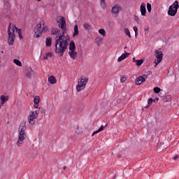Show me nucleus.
Masks as SVG:
<instances>
[{
  "label": "nucleus",
  "instance_id": "nucleus-48",
  "mask_svg": "<svg viewBox=\"0 0 179 179\" xmlns=\"http://www.w3.org/2000/svg\"><path fill=\"white\" fill-rule=\"evenodd\" d=\"M156 100H159V99H158V98H157V99H156Z\"/></svg>",
  "mask_w": 179,
  "mask_h": 179
},
{
  "label": "nucleus",
  "instance_id": "nucleus-5",
  "mask_svg": "<svg viewBox=\"0 0 179 179\" xmlns=\"http://www.w3.org/2000/svg\"><path fill=\"white\" fill-rule=\"evenodd\" d=\"M47 29H45V27H41V22H39L35 27L34 31V37L36 38H40V36L41 34H43V31H45Z\"/></svg>",
  "mask_w": 179,
  "mask_h": 179
},
{
  "label": "nucleus",
  "instance_id": "nucleus-27",
  "mask_svg": "<svg viewBox=\"0 0 179 179\" xmlns=\"http://www.w3.org/2000/svg\"><path fill=\"white\" fill-rule=\"evenodd\" d=\"M83 27L84 29H86V30H92V25L89 24H84Z\"/></svg>",
  "mask_w": 179,
  "mask_h": 179
},
{
  "label": "nucleus",
  "instance_id": "nucleus-11",
  "mask_svg": "<svg viewBox=\"0 0 179 179\" xmlns=\"http://www.w3.org/2000/svg\"><path fill=\"white\" fill-rule=\"evenodd\" d=\"M26 78H27L28 79H30L32 76H34V71H33V69L31 68H28L27 69V73L25 75Z\"/></svg>",
  "mask_w": 179,
  "mask_h": 179
},
{
  "label": "nucleus",
  "instance_id": "nucleus-29",
  "mask_svg": "<svg viewBox=\"0 0 179 179\" xmlns=\"http://www.w3.org/2000/svg\"><path fill=\"white\" fill-rule=\"evenodd\" d=\"M137 66H141V65H142V64H143V60L140 59V60H136L135 61Z\"/></svg>",
  "mask_w": 179,
  "mask_h": 179
},
{
  "label": "nucleus",
  "instance_id": "nucleus-7",
  "mask_svg": "<svg viewBox=\"0 0 179 179\" xmlns=\"http://www.w3.org/2000/svg\"><path fill=\"white\" fill-rule=\"evenodd\" d=\"M155 57H156V59L155 62V67L157 66V65H159V64H160V62H162V61H163V52L160 51V50H155Z\"/></svg>",
  "mask_w": 179,
  "mask_h": 179
},
{
  "label": "nucleus",
  "instance_id": "nucleus-33",
  "mask_svg": "<svg viewBox=\"0 0 179 179\" xmlns=\"http://www.w3.org/2000/svg\"><path fill=\"white\" fill-rule=\"evenodd\" d=\"M96 40H98V43H101V41H103V38L98 37V38H96Z\"/></svg>",
  "mask_w": 179,
  "mask_h": 179
},
{
  "label": "nucleus",
  "instance_id": "nucleus-20",
  "mask_svg": "<svg viewBox=\"0 0 179 179\" xmlns=\"http://www.w3.org/2000/svg\"><path fill=\"white\" fill-rule=\"evenodd\" d=\"M51 44H52V39L51 38H47L45 40V45L46 47H51Z\"/></svg>",
  "mask_w": 179,
  "mask_h": 179
},
{
  "label": "nucleus",
  "instance_id": "nucleus-8",
  "mask_svg": "<svg viewBox=\"0 0 179 179\" xmlns=\"http://www.w3.org/2000/svg\"><path fill=\"white\" fill-rule=\"evenodd\" d=\"M122 10V7L120 4H115L111 8V13L113 15H118Z\"/></svg>",
  "mask_w": 179,
  "mask_h": 179
},
{
  "label": "nucleus",
  "instance_id": "nucleus-45",
  "mask_svg": "<svg viewBox=\"0 0 179 179\" xmlns=\"http://www.w3.org/2000/svg\"><path fill=\"white\" fill-rule=\"evenodd\" d=\"M133 59H134V60H133V62H135V61H136V60L135 59V57H134Z\"/></svg>",
  "mask_w": 179,
  "mask_h": 179
},
{
  "label": "nucleus",
  "instance_id": "nucleus-23",
  "mask_svg": "<svg viewBox=\"0 0 179 179\" xmlns=\"http://www.w3.org/2000/svg\"><path fill=\"white\" fill-rule=\"evenodd\" d=\"M124 30L126 36H127V37H129V38H131V32L129 31V29L128 28H124Z\"/></svg>",
  "mask_w": 179,
  "mask_h": 179
},
{
  "label": "nucleus",
  "instance_id": "nucleus-2",
  "mask_svg": "<svg viewBox=\"0 0 179 179\" xmlns=\"http://www.w3.org/2000/svg\"><path fill=\"white\" fill-rule=\"evenodd\" d=\"M15 30H16V33H17L19 38H20V40L23 38V35H22V29L16 27V25L10 22L8 29V45H13V43H15V38H16V36L15 35Z\"/></svg>",
  "mask_w": 179,
  "mask_h": 179
},
{
  "label": "nucleus",
  "instance_id": "nucleus-39",
  "mask_svg": "<svg viewBox=\"0 0 179 179\" xmlns=\"http://www.w3.org/2000/svg\"><path fill=\"white\" fill-rule=\"evenodd\" d=\"M41 113L42 114H45V110H44V109H41Z\"/></svg>",
  "mask_w": 179,
  "mask_h": 179
},
{
  "label": "nucleus",
  "instance_id": "nucleus-22",
  "mask_svg": "<svg viewBox=\"0 0 179 179\" xmlns=\"http://www.w3.org/2000/svg\"><path fill=\"white\" fill-rule=\"evenodd\" d=\"M103 129H104V126L101 125L98 130H96L92 133V136H94V135H96V134H99V132H101V131H103Z\"/></svg>",
  "mask_w": 179,
  "mask_h": 179
},
{
  "label": "nucleus",
  "instance_id": "nucleus-30",
  "mask_svg": "<svg viewBox=\"0 0 179 179\" xmlns=\"http://www.w3.org/2000/svg\"><path fill=\"white\" fill-rule=\"evenodd\" d=\"M153 90H154V92L156 94L160 93V92L162 91V90L158 87H154Z\"/></svg>",
  "mask_w": 179,
  "mask_h": 179
},
{
  "label": "nucleus",
  "instance_id": "nucleus-32",
  "mask_svg": "<svg viewBox=\"0 0 179 179\" xmlns=\"http://www.w3.org/2000/svg\"><path fill=\"white\" fill-rule=\"evenodd\" d=\"M126 80H127L126 77H122V78H120L121 83H124V82H125Z\"/></svg>",
  "mask_w": 179,
  "mask_h": 179
},
{
  "label": "nucleus",
  "instance_id": "nucleus-12",
  "mask_svg": "<svg viewBox=\"0 0 179 179\" xmlns=\"http://www.w3.org/2000/svg\"><path fill=\"white\" fill-rule=\"evenodd\" d=\"M140 10L141 16H146V4H145V3H141Z\"/></svg>",
  "mask_w": 179,
  "mask_h": 179
},
{
  "label": "nucleus",
  "instance_id": "nucleus-21",
  "mask_svg": "<svg viewBox=\"0 0 179 179\" xmlns=\"http://www.w3.org/2000/svg\"><path fill=\"white\" fill-rule=\"evenodd\" d=\"M100 5L102 9H106V8H107V3H106V0H100Z\"/></svg>",
  "mask_w": 179,
  "mask_h": 179
},
{
  "label": "nucleus",
  "instance_id": "nucleus-9",
  "mask_svg": "<svg viewBox=\"0 0 179 179\" xmlns=\"http://www.w3.org/2000/svg\"><path fill=\"white\" fill-rule=\"evenodd\" d=\"M36 118H37V115L34 114V111H31L28 116V121L30 125H34L36 124Z\"/></svg>",
  "mask_w": 179,
  "mask_h": 179
},
{
  "label": "nucleus",
  "instance_id": "nucleus-37",
  "mask_svg": "<svg viewBox=\"0 0 179 179\" xmlns=\"http://www.w3.org/2000/svg\"><path fill=\"white\" fill-rule=\"evenodd\" d=\"M34 108H38V103H34Z\"/></svg>",
  "mask_w": 179,
  "mask_h": 179
},
{
  "label": "nucleus",
  "instance_id": "nucleus-36",
  "mask_svg": "<svg viewBox=\"0 0 179 179\" xmlns=\"http://www.w3.org/2000/svg\"><path fill=\"white\" fill-rule=\"evenodd\" d=\"M34 115H36V117H38V110H35L34 111Z\"/></svg>",
  "mask_w": 179,
  "mask_h": 179
},
{
  "label": "nucleus",
  "instance_id": "nucleus-18",
  "mask_svg": "<svg viewBox=\"0 0 179 179\" xmlns=\"http://www.w3.org/2000/svg\"><path fill=\"white\" fill-rule=\"evenodd\" d=\"M79 35V28L78 27V25L76 24L74 26V31L73 33V37H76V36Z\"/></svg>",
  "mask_w": 179,
  "mask_h": 179
},
{
  "label": "nucleus",
  "instance_id": "nucleus-16",
  "mask_svg": "<svg viewBox=\"0 0 179 179\" xmlns=\"http://www.w3.org/2000/svg\"><path fill=\"white\" fill-rule=\"evenodd\" d=\"M48 82L51 84V85H55V83H57V79H55V77H54V76H50L48 78Z\"/></svg>",
  "mask_w": 179,
  "mask_h": 179
},
{
  "label": "nucleus",
  "instance_id": "nucleus-43",
  "mask_svg": "<svg viewBox=\"0 0 179 179\" xmlns=\"http://www.w3.org/2000/svg\"><path fill=\"white\" fill-rule=\"evenodd\" d=\"M63 169H64V170H66V166H64L63 167Z\"/></svg>",
  "mask_w": 179,
  "mask_h": 179
},
{
  "label": "nucleus",
  "instance_id": "nucleus-34",
  "mask_svg": "<svg viewBox=\"0 0 179 179\" xmlns=\"http://www.w3.org/2000/svg\"><path fill=\"white\" fill-rule=\"evenodd\" d=\"M46 55H47L48 57H52V52H48V53L46 54Z\"/></svg>",
  "mask_w": 179,
  "mask_h": 179
},
{
  "label": "nucleus",
  "instance_id": "nucleus-19",
  "mask_svg": "<svg viewBox=\"0 0 179 179\" xmlns=\"http://www.w3.org/2000/svg\"><path fill=\"white\" fill-rule=\"evenodd\" d=\"M76 50V45H75V42L71 41L69 44V51H73Z\"/></svg>",
  "mask_w": 179,
  "mask_h": 179
},
{
  "label": "nucleus",
  "instance_id": "nucleus-4",
  "mask_svg": "<svg viewBox=\"0 0 179 179\" xmlns=\"http://www.w3.org/2000/svg\"><path fill=\"white\" fill-rule=\"evenodd\" d=\"M87 82H89V78L82 77L80 80L78 81V84L76 85L77 92H79L80 90H85L86 85H87Z\"/></svg>",
  "mask_w": 179,
  "mask_h": 179
},
{
  "label": "nucleus",
  "instance_id": "nucleus-42",
  "mask_svg": "<svg viewBox=\"0 0 179 179\" xmlns=\"http://www.w3.org/2000/svg\"><path fill=\"white\" fill-rule=\"evenodd\" d=\"M138 36V32H135V37Z\"/></svg>",
  "mask_w": 179,
  "mask_h": 179
},
{
  "label": "nucleus",
  "instance_id": "nucleus-47",
  "mask_svg": "<svg viewBox=\"0 0 179 179\" xmlns=\"http://www.w3.org/2000/svg\"><path fill=\"white\" fill-rule=\"evenodd\" d=\"M148 107H149V106H145V108H148Z\"/></svg>",
  "mask_w": 179,
  "mask_h": 179
},
{
  "label": "nucleus",
  "instance_id": "nucleus-35",
  "mask_svg": "<svg viewBox=\"0 0 179 179\" xmlns=\"http://www.w3.org/2000/svg\"><path fill=\"white\" fill-rule=\"evenodd\" d=\"M133 29H134V33L138 32V27H137L136 26H134V27H133Z\"/></svg>",
  "mask_w": 179,
  "mask_h": 179
},
{
  "label": "nucleus",
  "instance_id": "nucleus-44",
  "mask_svg": "<svg viewBox=\"0 0 179 179\" xmlns=\"http://www.w3.org/2000/svg\"><path fill=\"white\" fill-rule=\"evenodd\" d=\"M152 73V71H148V75H150Z\"/></svg>",
  "mask_w": 179,
  "mask_h": 179
},
{
  "label": "nucleus",
  "instance_id": "nucleus-46",
  "mask_svg": "<svg viewBox=\"0 0 179 179\" xmlns=\"http://www.w3.org/2000/svg\"><path fill=\"white\" fill-rule=\"evenodd\" d=\"M113 179H115V176H113Z\"/></svg>",
  "mask_w": 179,
  "mask_h": 179
},
{
  "label": "nucleus",
  "instance_id": "nucleus-1",
  "mask_svg": "<svg viewBox=\"0 0 179 179\" xmlns=\"http://www.w3.org/2000/svg\"><path fill=\"white\" fill-rule=\"evenodd\" d=\"M59 27L62 30V34L59 36L55 37V54H57L59 57H62L65 52V50L68 48L69 43L71 37L69 35L65 36V30H66V22L65 21V17H62L58 21Z\"/></svg>",
  "mask_w": 179,
  "mask_h": 179
},
{
  "label": "nucleus",
  "instance_id": "nucleus-6",
  "mask_svg": "<svg viewBox=\"0 0 179 179\" xmlns=\"http://www.w3.org/2000/svg\"><path fill=\"white\" fill-rule=\"evenodd\" d=\"M177 10H178V2L176 1L171 6H169L168 15L169 16H176Z\"/></svg>",
  "mask_w": 179,
  "mask_h": 179
},
{
  "label": "nucleus",
  "instance_id": "nucleus-15",
  "mask_svg": "<svg viewBox=\"0 0 179 179\" xmlns=\"http://www.w3.org/2000/svg\"><path fill=\"white\" fill-rule=\"evenodd\" d=\"M69 55L70 56V58L75 59V58H76V55H78V52L75 50H69Z\"/></svg>",
  "mask_w": 179,
  "mask_h": 179
},
{
  "label": "nucleus",
  "instance_id": "nucleus-13",
  "mask_svg": "<svg viewBox=\"0 0 179 179\" xmlns=\"http://www.w3.org/2000/svg\"><path fill=\"white\" fill-rule=\"evenodd\" d=\"M129 57V53L125 52L123 53L120 57L117 59V62H121V61H124L126 58H128Z\"/></svg>",
  "mask_w": 179,
  "mask_h": 179
},
{
  "label": "nucleus",
  "instance_id": "nucleus-10",
  "mask_svg": "<svg viewBox=\"0 0 179 179\" xmlns=\"http://www.w3.org/2000/svg\"><path fill=\"white\" fill-rule=\"evenodd\" d=\"M148 76L146 75H143L142 76L137 78L135 83L136 85H142L144 82H146Z\"/></svg>",
  "mask_w": 179,
  "mask_h": 179
},
{
  "label": "nucleus",
  "instance_id": "nucleus-41",
  "mask_svg": "<svg viewBox=\"0 0 179 179\" xmlns=\"http://www.w3.org/2000/svg\"><path fill=\"white\" fill-rule=\"evenodd\" d=\"M43 59H48V56H47V55H45V56L43 57Z\"/></svg>",
  "mask_w": 179,
  "mask_h": 179
},
{
  "label": "nucleus",
  "instance_id": "nucleus-17",
  "mask_svg": "<svg viewBox=\"0 0 179 179\" xmlns=\"http://www.w3.org/2000/svg\"><path fill=\"white\" fill-rule=\"evenodd\" d=\"M59 33H61V30H59V29L57 28H52V36H55V34H57L59 37Z\"/></svg>",
  "mask_w": 179,
  "mask_h": 179
},
{
  "label": "nucleus",
  "instance_id": "nucleus-26",
  "mask_svg": "<svg viewBox=\"0 0 179 179\" xmlns=\"http://www.w3.org/2000/svg\"><path fill=\"white\" fill-rule=\"evenodd\" d=\"M34 104H39L40 103V96H36L34 99Z\"/></svg>",
  "mask_w": 179,
  "mask_h": 179
},
{
  "label": "nucleus",
  "instance_id": "nucleus-28",
  "mask_svg": "<svg viewBox=\"0 0 179 179\" xmlns=\"http://www.w3.org/2000/svg\"><path fill=\"white\" fill-rule=\"evenodd\" d=\"M147 10L148 12H149V13L152 12V4H150V3H147Z\"/></svg>",
  "mask_w": 179,
  "mask_h": 179
},
{
  "label": "nucleus",
  "instance_id": "nucleus-40",
  "mask_svg": "<svg viewBox=\"0 0 179 179\" xmlns=\"http://www.w3.org/2000/svg\"><path fill=\"white\" fill-rule=\"evenodd\" d=\"M2 54H3V50L0 49V57H2Z\"/></svg>",
  "mask_w": 179,
  "mask_h": 179
},
{
  "label": "nucleus",
  "instance_id": "nucleus-38",
  "mask_svg": "<svg viewBox=\"0 0 179 179\" xmlns=\"http://www.w3.org/2000/svg\"><path fill=\"white\" fill-rule=\"evenodd\" d=\"M179 156L178 155H176L175 157H173V160H177V159H178Z\"/></svg>",
  "mask_w": 179,
  "mask_h": 179
},
{
  "label": "nucleus",
  "instance_id": "nucleus-31",
  "mask_svg": "<svg viewBox=\"0 0 179 179\" xmlns=\"http://www.w3.org/2000/svg\"><path fill=\"white\" fill-rule=\"evenodd\" d=\"M153 101H154V103L156 101V100H153L152 98H150V99H148V106H150V104H152V103H153Z\"/></svg>",
  "mask_w": 179,
  "mask_h": 179
},
{
  "label": "nucleus",
  "instance_id": "nucleus-14",
  "mask_svg": "<svg viewBox=\"0 0 179 179\" xmlns=\"http://www.w3.org/2000/svg\"><path fill=\"white\" fill-rule=\"evenodd\" d=\"M0 100L1 101V105L0 106V107H1V106H3V104H5V103H6L8 100H9V98L5 95H1L0 96Z\"/></svg>",
  "mask_w": 179,
  "mask_h": 179
},
{
  "label": "nucleus",
  "instance_id": "nucleus-24",
  "mask_svg": "<svg viewBox=\"0 0 179 179\" xmlns=\"http://www.w3.org/2000/svg\"><path fill=\"white\" fill-rule=\"evenodd\" d=\"M13 62L15 65H17V66H22V62L17 59H14Z\"/></svg>",
  "mask_w": 179,
  "mask_h": 179
},
{
  "label": "nucleus",
  "instance_id": "nucleus-25",
  "mask_svg": "<svg viewBox=\"0 0 179 179\" xmlns=\"http://www.w3.org/2000/svg\"><path fill=\"white\" fill-rule=\"evenodd\" d=\"M99 34H101V36H103V37H106V30L104 29H99Z\"/></svg>",
  "mask_w": 179,
  "mask_h": 179
},
{
  "label": "nucleus",
  "instance_id": "nucleus-3",
  "mask_svg": "<svg viewBox=\"0 0 179 179\" xmlns=\"http://www.w3.org/2000/svg\"><path fill=\"white\" fill-rule=\"evenodd\" d=\"M26 122L22 121L18 129V141H17V146H22L23 145V142L26 138H27V135L26 134Z\"/></svg>",
  "mask_w": 179,
  "mask_h": 179
},
{
  "label": "nucleus",
  "instance_id": "nucleus-49",
  "mask_svg": "<svg viewBox=\"0 0 179 179\" xmlns=\"http://www.w3.org/2000/svg\"><path fill=\"white\" fill-rule=\"evenodd\" d=\"M38 1H41V0H38Z\"/></svg>",
  "mask_w": 179,
  "mask_h": 179
}]
</instances>
